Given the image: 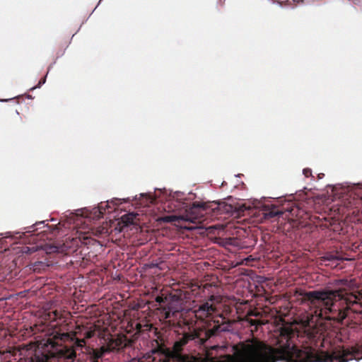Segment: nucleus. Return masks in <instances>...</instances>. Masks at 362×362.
<instances>
[{
  "label": "nucleus",
  "mask_w": 362,
  "mask_h": 362,
  "mask_svg": "<svg viewBox=\"0 0 362 362\" xmlns=\"http://www.w3.org/2000/svg\"><path fill=\"white\" fill-rule=\"evenodd\" d=\"M156 301H157L158 303H160L163 302V298L162 297H160V296H158V297L156 298Z\"/></svg>",
  "instance_id": "obj_21"
},
{
  "label": "nucleus",
  "mask_w": 362,
  "mask_h": 362,
  "mask_svg": "<svg viewBox=\"0 0 362 362\" xmlns=\"http://www.w3.org/2000/svg\"><path fill=\"white\" fill-rule=\"evenodd\" d=\"M263 214L265 218H274L283 214L284 211L275 205L267 204L264 206Z\"/></svg>",
  "instance_id": "obj_13"
},
{
  "label": "nucleus",
  "mask_w": 362,
  "mask_h": 362,
  "mask_svg": "<svg viewBox=\"0 0 362 362\" xmlns=\"http://www.w3.org/2000/svg\"><path fill=\"white\" fill-rule=\"evenodd\" d=\"M216 203L218 204V202H216ZM218 204H219V210H216L214 212H217V213H219V212H220V213H221V206L222 204H224V202H222V204L218 203Z\"/></svg>",
  "instance_id": "obj_22"
},
{
  "label": "nucleus",
  "mask_w": 362,
  "mask_h": 362,
  "mask_svg": "<svg viewBox=\"0 0 362 362\" xmlns=\"http://www.w3.org/2000/svg\"><path fill=\"white\" fill-rule=\"evenodd\" d=\"M353 351L356 352V354H361V358H362V345L361 346H352Z\"/></svg>",
  "instance_id": "obj_17"
},
{
  "label": "nucleus",
  "mask_w": 362,
  "mask_h": 362,
  "mask_svg": "<svg viewBox=\"0 0 362 362\" xmlns=\"http://www.w3.org/2000/svg\"><path fill=\"white\" fill-rule=\"evenodd\" d=\"M228 330L223 318L209 320L202 327L189 329L173 344H165V337L158 336L152 346L154 362H234V354L227 352L228 345H211V341Z\"/></svg>",
  "instance_id": "obj_2"
},
{
  "label": "nucleus",
  "mask_w": 362,
  "mask_h": 362,
  "mask_svg": "<svg viewBox=\"0 0 362 362\" xmlns=\"http://www.w3.org/2000/svg\"><path fill=\"white\" fill-rule=\"evenodd\" d=\"M98 211H99L100 214H103L105 212V207L103 205L102 203L98 206Z\"/></svg>",
  "instance_id": "obj_19"
},
{
  "label": "nucleus",
  "mask_w": 362,
  "mask_h": 362,
  "mask_svg": "<svg viewBox=\"0 0 362 362\" xmlns=\"http://www.w3.org/2000/svg\"><path fill=\"white\" fill-rule=\"evenodd\" d=\"M135 218V215L134 214H128L122 216V221L125 225L132 224L134 223V220Z\"/></svg>",
  "instance_id": "obj_15"
},
{
  "label": "nucleus",
  "mask_w": 362,
  "mask_h": 362,
  "mask_svg": "<svg viewBox=\"0 0 362 362\" xmlns=\"http://www.w3.org/2000/svg\"><path fill=\"white\" fill-rule=\"evenodd\" d=\"M262 316V314L261 312L255 310H250V311L247 312L245 317L243 319V321L248 323L250 326H255V330H257V327L259 325H263L264 322L257 319H252L251 317H261Z\"/></svg>",
  "instance_id": "obj_12"
},
{
  "label": "nucleus",
  "mask_w": 362,
  "mask_h": 362,
  "mask_svg": "<svg viewBox=\"0 0 362 362\" xmlns=\"http://www.w3.org/2000/svg\"><path fill=\"white\" fill-rule=\"evenodd\" d=\"M70 316L71 313L69 312L64 310H59L54 302H49L45 306L44 318L49 322H56V325L53 326H61L66 323Z\"/></svg>",
  "instance_id": "obj_7"
},
{
  "label": "nucleus",
  "mask_w": 362,
  "mask_h": 362,
  "mask_svg": "<svg viewBox=\"0 0 362 362\" xmlns=\"http://www.w3.org/2000/svg\"><path fill=\"white\" fill-rule=\"evenodd\" d=\"M228 330L223 318L209 320L202 327L189 329L173 344H165V337L158 336L152 346L154 362H234V354L227 352L228 345H211V341Z\"/></svg>",
  "instance_id": "obj_3"
},
{
  "label": "nucleus",
  "mask_w": 362,
  "mask_h": 362,
  "mask_svg": "<svg viewBox=\"0 0 362 362\" xmlns=\"http://www.w3.org/2000/svg\"><path fill=\"white\" fill-rule=\"evenodd\" d=\"M284 210L289 211L292 215H294V213H293L294 209L293 207H287V208H285Z\"/></svg>",
  "instance_id": "obj_20"
},
{
  "label": "nucleus",
  "mask_w": 362,
  "mask_h": 362,
  "mask_svg": "<svg viewBox=\"0 0 362 362\" xmlns=\"http://www.w3.org/2000/svg\"><path fill=\"white\" fill-rule=\"evenodd\" d=\"M303 175L305 177H308L312 175V170L310 168H305V169H303Z\"/></svg>",
  "instance_id": "obj_18"
},
{
  "label": "nucleus",
  "mask_w": 362,
  "mask_h": 362,
  "mask_svg": "<svg viewBox=\"0 0 362 362\" xmlns=\"http://www.w3.org/2000/svg\"><path fill=\"white\" fill-rule=\"evenodd\" d=\"M119 346V342L117 339H111L107 346H103L99 349H91L88 352L90 362H99V359L102 358L105 354Z\"/></svg>",
  "instance_id": "obj_9"
},
{
  "label": "nucleus",
  "mask_w": 362,
  "mask_h": 362,
  "mask_svg": "<svg viewBox=\"0 0 362 362\" xmlns=\"http://www.w3.org/2000/svg\"><path fill=\"white\" fill-rule=\"evenodd\" d=\"M95 334V330H85L83 332V339H78L71 344H63L67 340L70 339L69 333H59L56 332L53 337L47 338L45 345L49 348L50 347V352L52 355L59 358L67 360H74L76 357L75 347H83L86 344V339H90Z\"/></svg>",
  "instance_id": "obj_5"
},
{
  "label": "nucleus",
  "mask_w": 362,
  "mask_h": 362,
  "mask_svg": "<svg viewBox=\"0 0 362 362\" xmlns=\"http://www.w3.org/2000/svg\"><path fill=\"white\" fill-rule=\"evenodd\" d=\"M305 332L310 340L313 341L316 344L318 342H320L321 346H325L326 340L322 332L319 328H308Z\"/></svg>",
  "instance_id": "obj_11"
},
{
  "label": "nucleus",
  "mask_w": 362,
  "mask_h": 362,
  "mask_svg": "<svg viewBox=\"0 0 362 362\" xmlns=\"http://www.w3.org/2000/svg\"><path fill=\"white\" fill-rule=\"evenodd\" d=\"M177 313V312L176 310H172L170 308H164L161 315L164 319L169 320V321H170V318L176 315Z\"/></svg>",
  "instance_id": "obj_14"
},
{
  "label": "nucleus",
  "mask_w": 362,
  "mask_h": 362,
  "mask_svg": "<svg viewBox=\"0 0 362 362\" xmlns=\"http://www.w3.org/2000/svg\"><path fill=\"white\" fill-rule=\"evenodd\" d=\"M296 337L297 331L291 327H284L277 339L278 347L256 338L242 341L233 347L234 362H348L361 359V354H356L352 346L346 348L338 345L320 351L299 349L294 343Z\"/></svg>",
  "instance_id": "obj_1"
},
{
  "label": "nucleus",
  "mask_w": 362,
  "mask_h": 362,
  "mask_svg": "<svg viewBox=\"0 0 362 362\" xmlns=\"http://www.w3.org/2000/svg\"><path fill=\"white\" fill-rule=\"evenodd\" d=\"M302 301L308 303L312 317L345 323L351 328L362 325V300L341 290L301 291Z\"/></svg>",
  "instance_id": "obj_4"
},
{
  "label": "nucleus",
  "mask_w": 362,
  "mask_h": 362,
  "mask_svg": "<svg viewBox=\"0 0 362 362\" xmlns=\"http://www.w3.org/2000/svg\"><path fill=\"white\" fill-rule=\"evenodd\" d=\"M134 329L136 330L135 334H144L148 332H153L154 335L157 337L158 336H163L160 332L158 331L157 328L144 321L136 322Z\"/></svg>",
  "instance_id": "obj_10"
},
{
  "label": "nucleus",
  "mask_w": 362,
  "mask_h": 362,
  "mask_svg": "<svg viewBox=\"0 0 362 362\" xmlns=\"http://www.w3.org/2000/svg\"><path fill=\"white\" fill-rule=\"evenodd\" d=\"M216 210H219V204L216 203V202H195L187 211V214L182 216V218L192 223H198L201 221V218L204 216V213L207 214L209 211H215Z\"/></svg>",
  "instance_id": "obj_6"
},
{
  "label": "nucleus",
  "mask_w": 362,
  "mask_h": 362,
  "mask_svg": "<svg viewBox=\"0 0 362 362\" xmlns=\"http://www.w3.org/2000/svg\"><path fill=\"white\" fill-rule=\"evenodd\" d=\"M64 250L63 249H60L59 247L57 246H55V245H53V246H51L48 252H63Z\"/></svg>",
  "instance_id": "obj_16"
},
{
  "label": "nucleus",
  "mask_w": 362,
  "mask_h": 362,
  "mask_svg": "<svg viewBox=\"0 0 362 362\" xmlns=\"http://www.w3.org/2000/svg\"><path fill=\"white\" fill-rule=\"evenodd\" d=\"M45 82V78L42 79V81H40V83H44Z\"/></svg>",
  "instance_id": "obj_24"
},
{
  "label": "nucleus",
  "mask_w": 362,
  "mask_h": 362,
  "mask_svg": "<svg viewBox=\"0 0 362 362\" xmlns=\"http://www.w3.org/2000/svg\"><path fill=\"white\" fill-rule=\"evenodd\" d=\"M208 286H211V285H209V284H206V285H205V286H204V288H207Z\"/></svg>",
  "instance_id": "obj_25"
},
{
  "label": "nucleus",
  "mask_w": 362,
  "mask_h": 362,
  "mask_svg": "<svg viewBox=\"0 0 362 362\" xmlns=\"http://www.w3.org/2000/svg\"><path fill=\"white\" fill-rule=\"evenodd\" d=\"M220 301L219 296L211 295L208 300L201 303L194 309V313L195 317L200 320H204L209 317L216 311V307L214 303H219Z\"/></svg>",
  "instance_id": "obj_8"
},
{
  "label": "nucleus",
  "mask_w": 362,
  "mask_h": 362,
  "mask_svg": "<svg viewBox=\"0 0 362 362\" xmlns=\"http://www.w3.org/2000/svg\"><path fill=\"white\" fill-rule=\"evenodd\" d=\"M324 175H325L323 173H320V174L318 175V177L319 178H322V177H324Z\"/></svg>",
  "instance_id": "obj_23"
}]
</instances>
